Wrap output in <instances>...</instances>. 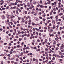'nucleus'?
I'll list each match as a JSON object with an SVG mask.
<instances>
[{
	"instance_id": "nucleus-55",
	"label": "nucleus",
	"mask_w": 64,
	"mask_h": 64,
	"mask_svg": "<svg viewBox=\"0 0 64 64\" xmlns=\"http://www.w3.org/2000/svg\"><path fill=\"white\" fill-rule=\"evenodd\" d=\"M37 42H40V40L39 39H38L37 40Z\"/></svg>"
},
{
	"instance_id": "nucleus-14",
	"label": "nucleus",
	"mask_w": 64,
	"mask_h": 64,
	"mask_svg": "<svg viewBox=\"0 0 64 64\" xmlns=\"http://www.w3.org/2000/svg\"><path fill=\"white\" fill-rule=\"evenodd\" d=\"M10 23V24H11V25H13V22H9L8 23Z\"/></svg>"
},
{
	"instance_id": "nucleus-2",
	"label": "nucleus",
	"mask_w": 64,
	"mask_h": 64,
	"mask_svg": "<svg viewBox=\"0 0 64 64\" xmlns=\"http://www.w3.org/2000/svg\"><path fill=\"white\" fill-rule=\"evenodd\" d=\"M36 62H35V63L36 64H38V60L37 59H36L35 60Z\"/></svg>"
},
{
	"instance_id": "nucleus-58",
	"label": "nucleus",
	"mask_w": 64,
	"mask_h": 64,
	"mask_svg": "<svg viewBox=\"0 0 64 64\" xmlns=\"http://www.w3.org/2000/svg\"><path fill=\"white\" fill-rule=\"evenodd\" d=\"M52 60H54L55 59V58L54 57H53L52 59Z\"/></svg>"
},
{
	"instance_id": "nucleus-4",
	"label": "nucleus",
	"mask_w": 64,
	"mask_h": 64,
	"mask_svg": "<svg viewBox=\"0 0 64 64\" xmlns=\"http://www.w3.org/2000/svg\"><path fill=\"white\" fill-rule=\"evenodd\" d=\"M33 4L34 5H35V4H36V1L34 0L33 1Z\"/></svg>"
},
{
	"instance_id": "nucleus-41",
	"label": "nucleus",
	"mask_w": 64,
	"mask_h": 64,
	"mask_svg": "<svg viewBox=\"0 0 64 64\" xmlns=\"http://www.w3.org/2000/svg\"><path fill=\"white\" fill-rule=\"evenodd\" d=\"M53 10H54V11H56V8H54Z\"/></svg>"
},
{
	"instance_id": "nucleus-51",
	"label": "nucleus",
	"mask_w": 64,
	"mask_h": 64,
	"mask_svg": "<svg viewBox=\"0 0 64 64\" xmlns=\"http://www.w3.org/2000/svg\"><path fill=\"white\" fill-rule=\"evenodd\" d=\"M21 40H22V38H20L19 39V41H21Z\"/></svg>"
},
{
	"instance_id": "nucleus-7",
	"label": "nucleus",
	"mask_w": 64,
	"mask_h": 64,
	"mask_svg": "<svg viewBox=\"0 0 64 64\" xmlns=\"http://www.w3.org/2000/svg\"><path fill=\"white\" fill-rule=\"evenodd\" d=\"M2 19H5V16L4 15H2Z\"/></svg>"
},
{
	"instance_id": "nucleus-19",
	"label": "nucleus",
	"mask_w": 64,
	"mask_h": 64,
	"mask_svg": "<svg viewBox=\"0 0 64 64\" xmlns=\"http://www.w3.org/2000/svg\"><path fill=\"white\" fill-rule=\"evenodd\" d=\"M56 41H54L53 44H56Z\"/></svg>"
},
{
	"instance_id": "nucleus-35",
	"label": "nucleus",
	"mask_w": 64,
	"mask_h": 64,
	"mask_svg": "<svg viewBox=\"0 0 64 64\" xmlns=\"http://www.w3.org/2000/svg\"><path fill=\"white\" fill-rule=\"evenodd\" d=\"M49 26H52V24H51V23H50V24H49Z\"/></svg>"
},
{
	"instance_id": "nucleus-5",
	"label": "nucleus",
	"mask_w": 64,
	"mask_h": 64,
	"mask_svg": "<svg viewBox=\"0 0 64 64\" xmlns=\"http://www.w3.org/2000/svg\"><path fill=\"white\" fill-rule=\"evenodd\" d=\"M9 27H10V28H12V26L11 25H10V24H9Z\"/></svg>"
},
{
	"instance_id": "nucleus-27",
	"label": "nucleus",
	"mask_w": 64,
	"mask_h": 64,
	"mask_svg": "<svg viewBox=\"0 0 64 64\" xmlns=\"http://www.w3.org/2000/svg\"><path fill=\"white\" fill-rule=\"evenodd\" d=\"M38 34L40 36H41L42 35V34L40 32Z\"/></svg>"
},
{
	"instance_id": "nucleus-39",
	"label": "nucleus",
	"mask_w": 64,
	"mask_h": 64,
	"mask_svg": "<svg viewBox=\"0 0 64 64\" xmlns=\"http://www.w3.org/2000/svg\"><path fill=\"white\" fill-rule=\"evenodd\" d=\"M1 2H2V3H4V1L2 0L0 1Z\"/></svg>"
},
{
	"instance_id": "nucleus-3",
	"label": "nucleus",
	"mask_w": 64,
	"mask_h": 64,
	"mask_svg": "<svg viewBox=\"0 0 64 64\" xmlns=\"http://www.w3.org/2000/svg\"><path fill=\"white\" fill-rule=\"evenodd\" d=\"M20 30H23V27L22 26H20Z\"/></svg>"
},
{
	"instance_id": "nucleus-1",
	"label": "nucleus",
	"mask_w": 64,
	"mask_h": 64,
	"mask_svg": "<svg viewBox=\"0 0 64 64\" xmlns=\"http://www.w3.org/2000/svg\"><path fill=\"white\" fill-rule=\"evenodd\" d=\"M64 48V46L63 44H62V46H60V50H62Z\"/></svg>"
},
{
	"instance_id": "nucleus-6",
	"label": "nucleus",
	"mask_w": 64,
	"mask_h": 64,
	"mask_svg": "<svg viewBox=\"0 0 64 64\" xmlns=\"http://www.w3.org/2000/svg\"><path fill=\"white\" fill-rule=\"evenodd\" d=\"M15 16L13 15H12L10 16V18H15Z\"/></svg>"
},
{
	"instance_id": "nucleus-61",
	"label": "nucleus",
	"mask_w": 64,
	"mask_h": 64,
	"mask_svg": "<svg viewBox=\"0 0 64 64\" xmlns=\"http://www.w3.org/2000/svg\"><path fill=\"white\" fill-rule=\"evenodd\" d=\"M58 20V21H61V19H59Z\"/></svg>"
},
{
	"instance_id": "nucleus-47",
	"label": "nucleus",
	"mask_w": 64,
	"mask_h": 64,
	"mask_svg": "<svg viewBox=\"0 0 64 64\" xmlns=\"http://www.w3.org/2000/svg\"><path fill=\"white\" fill-rule=\"evenodd\" d=\"M10 2V0H8L7 1V3H9Z\"/></svg>"
},
{
	"instance_id": "nucleus-30",
	"label": "nucleus",
	"mask_w": 64,
	"mask_h": 64,
	"mask_svg": "<svg viewBox=\"0 0 64 64\" xmlns=\"http://www.w3.org/2000/svg\"><path fill=\"white\" fill-rule=\"evenodd\" d=\"M58 35H60V32L58 31Z\"/></svg>"
},
{
	"instance_id": "nucleus-53",
	"label": "nucleus",
	"mask_w": 64,
	"mask_h": 64,
	"mask_svg": "<svg viewBox=\"0 0 64 64\" xmlns=\"http://www.w3.org/2000/svg\"><path fill=\"white\" fill-rule=\"evenodd\" d=\"M18 34H21V32L20 31H18Z\"/></svg>"
},
{
	"instance_id": "nucleus-48",
	"label": "nucleus",
	"mask_w": 64,
	"mask_h": 64,
	"mask_svg": "<svg viewBox=\"0 0 64 64\" xmlns=\"http://www.w3.org/2000/svg\"><path fill=\"white\" fill-rule=\"evenodd\" d=\"M20 60H21L22 61H23V59H22V58H20Z\"/></svg>"
},
{
	"instance_id": "nucleus-10",
	"label": "nucleus",
	"mask_w": 64,
	"mask_h": 64,
	"mask_svg": "<svg viewBox=\"0 0 64 64\" xmlns=\"http://www.w3.org/2000/svg\"><path fill=\"white\" fill-rule=\"evenodd\" d=\"M35 29L36 30V31H40V29H38L37 28H36Z\"/></svg>"
},
{
	"instance_id": "nucleus-46",
	"label": "nucleus",
	"mask_w": 64,
	"mask_h": 64,
	"mask_svg": "<svg viewBox=\"0 0 64 64\" xmlns=\"http://www.w3.org/2000/svg\"><path fill=\"white\" fill-rule=\"evenodd\" d=\"M48 29H50V26H48Z\"/></svg>"
},
{
	"instance_id": "nucleus-20",
	"label": "nucleus",
	"mask_w": 64,
	"mask_h": 64,
	"mask_svg": "<svg viewBox=\"0 0 64 64\" xmlns=\"http://www.w3.org/2000/svg\"><path fill=\"white\" fill-rule=\"evenodd\" d=\"M44 29H45V30H47V27H44Z\"/></svg>"
},
{
	"instance_id": "nucleus-26",
	"label": "nucleus",
	"mask_w": 64,
	"mask_h": 64,
	"mask_svg": "<svg viewBox=\"0 0 64 64\" xmlns=\"http://www.w3.org/2000/svg\"><path fill=\"white\" fill-rule=\"evenodd\" d=\"M30 4L31 5V6H32L33 5V4H32V2H30Z\"/></svg>"
},
{
	"instance_id": "nucleus-50",
	"label": "nucleus",
	"mask_w": 64,
	"mask_h": 64,
	"mask_svg": "<svg viewBox=\"0 0 64 64\" xmlns=\"http://www.w3.org/2000/svg\"><path fill=\"white\" fill-rule=\"evenodd\" d=\"M37 7H40V4H38L37 6Z\"/></svg>"
},
{
	"instance_id": "nucleus-31",
	"label": "nucleus",
	"mask_w": 64,
	"mask_h": 64,
	"mask_svg": "<svg viewBox=\"0 0 64 64\" xmlns=\"http://www.w3.org/2000/svg\"><path fill=\"white\" fill-rule=\"evenodd\" d=\"M45 50L46 51H48V49L47 48H46Z\"/></svg>"
},
{
	"instance_id": "nucleus-63",
	"label": "nucleus",
	"mask_w": 64,
	"mask_h": 64,
	"mask_svg": "<svg viewBox=\"0 0 64 64\" xmlns=\"http://www.w3.org/2000/svg\"><path fill=\"white\" fill-rule=\"evenodd\" d=\"M17 6L18 7H20V5L18 4H17Z\"/></svg>"
},
{
	"instance_id": "nucleus-29",
	"label": "nucleus",
	"mask_w": 64,
	"mask_h": 64,
	"mask_svg": "<svg viewBox=\"0 0 64 64\" xmlns=\"http://www.w3.org/2000/svg\"><path fill=\"white\" fill-rule=\"evenodd\" d=\"M32 25L34 26V25H35V23L32 22Z\"/></svg>"
},
{
	"instance_id": "nucleus-59",
	"label": "nucleus",
	"mask_w": 64,
	"mask_h": 64,
	"mask_svg": "<svg viewBox=\"0 0 64 64\" xmlns=\"http://www.w3.org/2000/svg\"><path fill=\"white\" fill-rule=\"evenodd\" d=\"M9 6H8L6 7V9H9Z\"/></svg>"
},
{
	"instance_id": "nucleus-15",
	"label": "nucleus",
	"mask_w": 64,
	"mask_h": 64,
	"mask_svg": "<svg viewBox=\"0 0 64 64\" xmlns=\"http://www.w3.org/2000/svg\"><path fill=\"white\" fill-rule=\"evenodd\" d=\"M19 2V0H16V3H18Z\"/></svg>"
},
{
	"instance_id": "nucleus-12",
	"label": "nucleus",
	"mask_w": 64,
	"mask_h": 64,
	"mask_svg": "<svg viewBox=\"0 0 64 64\" xmlns=\"http://www.w3.org/2000/svg\"><path fill=\"white\" fill-rule=\"evenodd\" d=\"M58 52L59 53V54L60 55H61L62 54V53H61V52Z\"/></svg>"
},
{
	"instance_id": "nucleus-60",
	"label": "nucleus",
	"mask_w": 64,
	"mask_h": 64,
	"mask_svg": "<svg viewBox=\"0 0 64 64\" xmlns=\"http://www.w3.org/2000/svg\"><path fill=\"white\" fill-rule=\"evenodd\" d=\"M38 38V36H34V38Z\"/></svg>"
},
{
	"instance_id": "nucleus-18",
	"label": "nucleus",
	"mask_w": 64,
	"mask_h": 64,
	"mask_svg": "<svg viewBox=\"0 0 64 64\" xmlns=\"http://www.w3.org/2000/svg\"><path fill=\"white\" fill-rule=\"evenodd\" d=\"M14 24H17V22H16L15 21H14Z\"/></svg>"
},
{
	"instance_id": "nucleus-13",
	"label": "nucleus",
	"mask_w": 64,
	"mask_h": 64,
	"mask_svg": "<svg viewBox=\"0 0 64 64\" xmlns=\"http://www.w3.org/2000/svg\"><path fill=\"white\" fill-rule=\"evenodd\" d=\"M10 16H9L7 17V18H8V19H10L11 17H10Z\"/></svg>"
},
{
	"instance_id": "nucleus-17",
	"label": "nucleus",
	"mask_w": 64,
	"mask_h": 64,
	"mask_svg": "<svg viewBox=\"0 0 64 64\" xmlns=\"http://www.w3.org/2000/svg\"><path fill=\"white\" fill-rule=\"evenodd\" d=\"M16 56L17 57H18V58H19V55L16 54Z\"/></svg>"
},
{
	"instance_id": "nucleus-62",
	"label": "nucleus",
	"mask_w": 64,
	"mask_h": 64,
	"mask_svg": "<svg viewBox=\"0 0 64 64\" xmlns=\"http://www.w3.org/2000/svg\"><path fill=\"white\" fill-rule=\"evenodd\" d=\"M8 60H10V58L9 57L8 58Z\"/></svg>"
},
{
	"instance_id": "nucleus-37",
	"label": "nucleus",
	"mask_w": 64,
	"mask_h": 64,
	"mask_svg": "<svg viewBox=\"0 0 64 64\" xmlns=\"http://www.w3.org/2000/svg\"><path fill=\"white\" fill-rule=\"evenodd\" d=\"M18 11H19V12H22V11H21V10L20 9H18Z\"/></svg>"
},
{
	"instance_id": "nucleus-23",
	"label": "nucleus",
	"mask_w": 64,
	"mask_h": 64,
	"mask_svg": "<svg viewBox=\"0 0 64 64\" xmlns=\"http://www.w3.org/2000/svg\"><path fill=\"white\" fill-rule=\"evenodd\" d=\"M58 8H60L61 7V6H60V5L58 6Z\"/></svg>"
},
{
	"instance_id": "nucleus-45",
	"label": "nucleus",
	"mask_w": 64,
	"mask_h": 64,
	"mask_svg": "<svg viewBox=\"0 0 64 64\" xmlns=\"http://www.w3.org/2000/svg\"><path fill=\"white\" fill-rule=\"evenodd\" d=\"M39 25V24H35V26H38V25Z\"/></svg>"
},
{
	"instance_id": "nucleus-28",
	"label": "nucleus",
	"mask_w": 64,
	"mask_h": 64,
	"mask_svg": "<svg viewBox=\"0 0 64 64\" xmlns=\"http://www.w3.org/2000/svg\"><path fill=\"white\" fill-rule=\"evenodd\" d=\"M57 24H58V25H60V22H58L57 23Z\"/></svg>"
},
{
	"instance_id": "nucleus-21",
	"label": "nucleus",
	"mask_w": 64,
	"mask_h": 64,
	"mask_svg": "<svg viewBox=\"0 0 64 64\" xmlns=\"http://www.w3.org/2000/svg\"><path fill=\"white\" fill-rule=\"evenodd\" d=\"M47 1H48V2L49 3H51V1L50 0H47Z\"/></svg>"
},
{
	"instance_id": "nucleus-56",
	"label": "nucleus",
	"mask_w": 64,
	"mask_h": 64,
	"mask_svg": "<svg viewBox=\"0 0 64 64\" xmlns=\"http://www.w3.org/2000/svg\"><path fill=\"white\" fill-rule=\"evenodd\" d=\"M61 2H59L58 3V5H61Z\"/></svg>"
},
{
	"instance_id": "nucleus-49",
	"label": "nucleus",
	"mask_w": 64,
	"mask_h": 64,
	"mask_svg": "<svg viewBox=\"0 0 64 64\" xmlns=\"http://www.w3.org/2000/svg\"><path fill=\"white\" fill-rule=\"evenodd\" d=\"M17 7H16V6H14V7H13V9H16Z\"/></svg>"
},
{
	"instance_id": "nucleus-64",
	"label": "nucleus",
	"mask_w": 64,
	"mask_h": 64,
	"mask_svg": "<svg viewBox=\"0 0 64 64\" xmlns=\"http://www.w3.org/2000/svg\"><path fill=\"white\" fill-rule=\"evenodd\" d=\"M45 54L46 55V54H48V52H45Z\"/></svg>"
},
{
	"instance_id": "nucleus-54",
	"label": "nucleus",
	"mask_w": 64,
	"mask_h": 64,
	"mask_svg": "<svg viewBox=\"0 0 64 64\" xmlns=\"http://www.w3.org/2000/svg\"><path fill=\"white\" fill-rule=\"evenodd\" d=\"M24 13H25V14H27V12L26 11H25L24 12Z\"/></svg>"
},
{
	"instance_id": "nucleus-33",
	"label": "nucleus",
	"mask_w": 64,
	"mask_h": 64,
	"mask_svg": "<svg viewBox=\"0 0 64 64\" xmlns=\"http://www.w3.org/2000/svg\"><path fill=\"white\" fill-rule=\"evenodd\" d=\"M19 2L21 4V3H22V2L21 1L19 0Z\"/></svg>"
},
{
	"instance_id": "nucleus-16",
	"label": "nucleus",
	"mask_w": 64,
	"mask_h": 64,
	"mask_svg": "<svg viewBox=\"0 0 64 64\" xmlns=\"http://www.w3.org/2000/svg\"><path fill=\"white\" fill-rule=\"evenodd\" d=\"M55 49V50H58L59 49V48L57 47Z\"/></svg>"
},
{
	"instance_id": "nucleus-34",
	"label": "nucleus",
	"mask_w": 64,
	"mask_h": 64,
	"mask_svg": "<svg viewBox=\"0 0 64 64\" xmlns=\"http://www.w3.org/2000/svg\"><path fill=\"white\" fill-rule=\"evenodd\" d=\"M24 22H25V20H23L22 21V23H24Z\"/></svg>"
},
{
	"instance_id": "nucleus-24",
	"label": "nucleus",
	"mask_w": 64,
	"mask_h": 64,
	"mask_svg": "<svg viewBox=\"0 0 64 64\" xmlns=\"http://www.w3.org/2000/svg\"><path fill=\"white\" fill-rule=\"evenodd\" d=\"M62 28L61 27H60V31H61V30H62Z\"/></svg>"
},
{
	"instance_id": "nucleus-52",
	"label": "nucleus",
	"mask_w": 64,
	"mask_h": 64,
	"mask_svg": "<svg viewBox=\"0 0 64 64\" xmlns=\"http://www.w3.org/2000/svg\"><path fill=\"white\" fill-rule=\"evenodd\" d=\"M48 41V40L47 39H45V42H47Z\"/></svg>"
},
{
	"instance_id": "nucleus-44",
	"label": "nucleus",
	"mask_w": 64,
	"mask_h": 64,
	"mask_svg": "<svg viewBox=\"0 0 64 64\" xmlns=\"http://www.w3.org/2000/svg\"><path fill=\"white\" fill-rule=\"evenodd\" d=\"M29 9L30 10H32V7L30 6V7Z\"/></svg>"
},
{
	"instance_id": "nucleus-42",
	"label": "nucleus",
	"mask_w": 64,
	"mask_h": 64,
	"mask_svg": "<svg viewBox=\"0 0 64 64\" xmlns=\"http://www.w3.org/2000/svg\"><path fill=\"white\" fill-rule=\"evenodd\" d=\"M62 33V34H63L64 33V31L63 30L61 32Z\"/></svg>"
},
{
	"instance_id": "nucleus-57",
	"label": "nucleus",
	"mask_w": 64,
	"mask_h": 64,
	"mask_svg": "<svg viewBox=\"0 0 64 64\" xmlns=\"http://www.w3.org/2000/svg\"><path fill=\"white\" fill-rule=\"evenodd\" d=\"M17 47H18V48H20V45H18L17 46Z\"/></svg>"
},
{
	"instance_id": "nucleus-25",
	"label": "nucleus",
	"mask_w": 64,
	"mask_h": 64,
	"mask_svg": "<svg viewBox=\"0 0 64 64\" xmlns=\"http://www.w3.org/2000/svg\"><path fill=\"white\" fill-rule=\"evenodd\" d=\"M24 42H22V43L21 44V45H22V46H23V44H24Z\"/></svg>"
},
{
	"instance_id": "nucleus-32",
	"label": "nucleus",
	"mask_w": 64,
	"mask_h": 64,
	"mask_svg": "<svg viewBox=\"0 0 64 64\" xmlns=\"http://www.w3.org/2000/svg\"><path fill=\"white\" fill-rule=\"evenodd\" d=\"M24 40H27V38L26 37H24Z\"/></svg>"
},
{
	"instance_id": "nucleus-22",
	"label": "nucleus",
	"mask_w": 64,
	"mask_h": 64,
	"mask_svg": "<svg viewBox=\"0 0 64 64\" xmlns=\"http://www.w3.org/2000/svg\"><path fill=\"white\" fill-rule=\"evenodd\" d=\"M30 34H28V35L27 36L28 37H30Z\"/></svg>"
},
{
	"instance_id": "nucleus-11",
	"label": "nucleus",
	"mask_w": 64,
	"mask_h": 64,
	"mask_svg": "<svg viewBox=\"0 0 64 64\" xmlns=\"http://www.w3.org/2000/svg\"><path fill=\"white\" fill-rule=\"evenodd\" d=\"M61 63H62V59H60V61H59Z\"/></svg>"
},
{
	"instance_id": "nucleus-36",
	"label": "nucleus",
	"mask_w": 64,
	"mask_h": 64,
	"mask_svg": "<svg viewBox=\"0 0 64 64\" xmlns=\"http://www.w3.org/2000/svg\"><path fill=\"white\" fill-rule=\"evenodd\" d=\"M55 40L56 41H57V42H58V41H59V40H58L57 38H55Z\"/></svg>"
},
{
	"instance_id": "nucleus-38",
	"label": "nucleus",
	"mask_w": 64,
	"mask_h": 64,
	"mask_svg": "<svg viewBox=\"0 0 64 64\" xmlns=\"http://www.w3.org/2000/svg\"><path fill=\"white\" fill-rule=\"evenodd\" d=\"M40 32H43V30H40Z\"/></svg>"
},
{
	"instance_id": "nucleus-40",
	"label": "nucleus",
	"mask_w": 64,
	"mask_h": 64,
	"mask_svg": "<svg viewBox=\"0 0 64 64\" xmlns=\"http://www.w3.org/2000/svg\"><path fill=\"white\" fill-rule=\"evenodd\" d=\"M55 18L56 19H58V16H56Z\"/></svg>"
},
{
	"instance_id": "nucleus-9",
	"label": "nucleus",
	"mask_w": 64,
	"mask_h": 64,
	"mask_svg": "<svg viewBox=\"0 0 64 64\" xmlns=\"http://www.w3.org/2000/svg\"><path fill=\"white\" fill-rule=\"evenodd\" d=\"M63 15V13L61 12L60 14L59 15L60 16H61Z\"/></svg>"
},
{
	"instance_id": "nucleus-43",
	"label": "nucleus",
	"mask_w": 64,
	"mask_h": 64,
	"mask_svg": "<svg viewBox=\"0 0 64 64\" xmlns=\"http://www.w3.org/2000/svg\"><path fill=\"white\" fill-rule=\"evenodd\" d=\"M48 22H51V20H48Z\"/></svg>"
},
{
	"instance_id": "nucleus-8",
	"label": "nucleus",
	"mask_w": 64,
	"mask_h": 64,
	"mask_svg": "<svg viewBox=\"0 0 64 64\" xmlns=\"http://www.w3.org/2000/svg\"><path fill=\"white\" fill-rule=\"evenodd\" d=\"M53 29H54L55 28H56V26L55 25H54L53 26Z\"/></svg>"
}]
</instances>
